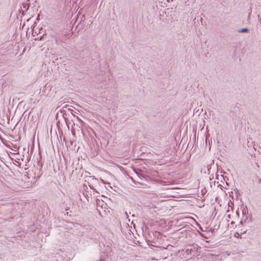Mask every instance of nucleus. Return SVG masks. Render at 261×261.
I'll return each instance as SVG.
<instances>
[{"mask_svg":"<svg viewBox=\"0 0 261 261\" xmlns=\"http://www.w3.org/2000/svg\"><path fill=\"white\" fill-rule=\"evenodd\" d=\"M246 31H247V29L244 28V29H242L240 32H245Z\"/></svg>","mask_w":261,"mask_h":261,"instance_id":"f257e3e1","label":"nucleus"}]
</instances>
